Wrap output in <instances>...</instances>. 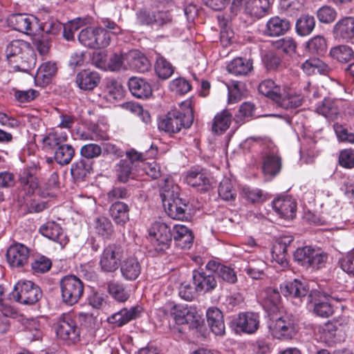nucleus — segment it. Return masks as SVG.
<instances>
[{
  "label": "nucleus",
  "mask_w": 354,
  "mask_h": 354,
  "mask_svg": "<svg viewBox=\"0 0 354 354\" xmlns=\"http://www.w3.org/2000/svg\"><path fill=\"white\" fill-rule=\"evenodd\" d=\"M194 122V113L189 102H184L180 109H171L158 122V129L168 133H176L188 129Z\"/></svg>",
  "instance_id": "2"
},
{
  "label": "nucleus",
  "mask_w": 354,
  "mask_h": 354,
  "mask_svg": "<svg viewBox=\"0 0 354 354\" xmlns=\"http://www.w3.org/2000/svg\"><path fill=\"white\" fill-rule=\"evenodd\" d=\"M140 22H170L171 19L167 12L158 11L156 13L141 10L138 13Z\"/></svg>",
  "instance_id": "41"
},
{
  "label": "nucleus",
  "mask_w": 354,
  "mask_h": 354,
  "mask_svg": "<svg viewBox=\"0 0 354 354\" xmlns=\"http://www.w3.org/2000/svg\"><path fill=\"white\" fill-rule=\"evenodd\" d=\"M319 114L324 115L329 120H335L338 113V109L335 102L330 99H324L316 109Z\"/></svg>",
  "instance_id": "44"
},
{
  "label": "nucleus",
  "mask_w": 354,
  "mask_h": 354,
  "mask_svg": "<svg viewBox=\"0 0 354 354\" xmlns=\"http://www.w3.org/2000/svg\"><path fill=\"white\" fill-rule=\"evenodd\" d=\"M171 235L178 248L186 250L192 247L194 235L192 232L185 225L175 224L172 228Z\"/></svg>",
  "instance_id": "18"
},
{
  "label": "nucleus",
  "mask_w": 354,
  "mask_h": 354,
  "mask_svg": "<svg viewBox=\"0 0 354 354\" xmlns=\"http://www.w3.org/2000/svg\"><path fill=\"white\" fill-rule=\"evenodd\" d=\"M102 147L95 143L84 145L80 149L81 156L88 160L98 158L102 154Z\"/></svg>",
  "instance_id": "55"
},
{
  "label": "nucleus",
  "mask_w": 354,
  "mask_h": 354,
  "mask_svg": "<svg viewBox=\"0 0 354 354\" xmlns=\"http://www.w3.org/2000/svg\"><path fill=\"white\" fill-rule=\"evenodd\" d=\"M14 300L25 305H32L42 296L39 287L30 281H19L11 293Z\"/></svg>",
  "instance_id": "6"
},
{
  "label": "nucleus",
  "mask_w": 354,
  "mask_h": 354,
  "mask_svg": "<svg viewBox=\"0 0 354 354\" xmlns=\"http://www.w3.org/2000/svg\"><path fill=\"white\" fill-rule=\"evenodd\" d=\"M107 290L110 295L118 302H124L129 297V291L124 285L118 281L111 280L107 283Z\"/></svg>",
  "instance_id": "37"
},
{
  "label": "nucleus",
  "mask_w": 354,
  "mask_h": 354,
  "mask_svg": "<svg viewBox=\"0 0 354 354\" xmlns=\"http://www.w3.org/2000/svg\"><path fill=\"white\" fill-rule=\"evenodd\" d=\"M120 267L122 277L129 281L136 279L141 272L140 263L133 257L124 259Z\"/></svg>",
  "instance_id": "28"
},
{
  "label": "nucleus",
  "mask_w": 354,
  "mask_h": 354,
  "mask_svg": "<svg viewBox=\"0 0 354 354\" xmlns=\"http://www.w3.org/2000/svg\"><path fill=\"white\" fill-rule=\"evenodd\" d=\"M334 33L337 38L351 39L354 37V24H336Z\"/></svg>",
  "instance_id": "54"
},
{
  "label": "nucleus",
  "mask_w": 354,
  "mask_h": 354,
  "mask_svg": "<svg viewBox=\"0 0 354 354\" xmlns=\"http://www.w3.org/2000/svg\"><path fill=\"white\" fill-rule=\"evenodd\" d=\"M56 24H12L10 27L20 32L30 36L41 35L43 33L55 35L57 28Z\"/></svg>",
  "instance_id": "13"
},
{
  "label": "nucleus",
  "mask_w": 354,
  "mask_h": 354,
  "mask_svg": "<svg viewBox=\"0 0 354 354\" xmlns=\"http://www.w3.org/2000/svg\"><path fill=\"white\" fill-rule=\"evenodd\" d=\"M128 86L132 95L138 98H147L151 95V85L142 78L131 77Z\"/></svg>",
  "instance_id": "26"
},
{
  "label": "nucleus",
  "mask_w": 354,
  "mask_h": 354,
  "mask_svg": "<svg viewBox=\"0 0 354 354\" xmlns=\"http://www.w3.org/2000/svg\"><path fill=\"white\" fill-rule=\"evenodd\" d=\"M94 229L97 234L106 239L109 238L113 232L111 222L104 216L96 218Z\"/></svg>",
  "instance_id": "45"
},
{
  "label": "nucleus",
  "mask_w": 354,
  "mask_h": 354,
  "mask_svg": "<svg viewBox=\"0 0 354 354\" xmlns=\"http://www.w3.org/2000/svg\"><path fill=\"white\" fill-rule=\"evenodd\" d=\"M218 192L220 197L224 201L233 200L236 196V192L233 189L231 180L227 178H224L221 181Z\"/></svg>",
  "instance_id": "51"
},
{
  "label": "nucleus",
  "mask_w": 354,
  "mask_h": 354,
  "mask_svg": "<svg viewBox=\"0 0 354 354\" xmlns=\"http://www.w3.org/2000/svg\"><path fill=\"white\" fill-rule=\"evenodd\" d=\"M170 88L176 94H185L191 89V84L183 78H177L170 83Z\"/></svg>",
  "instance_id": "61"
},
{
  "label": "nucleus",
  "mask_w": 354,
  "mask_h": 354,
  "mask_svg": "<svg viewBox=\"0 0 354 354\" xmlns=\"http://www.w3.org/2000/svg\"><path fill=\"white\" fill-rule=\"evenodd\" d=\"M272 207L277 214L285 219H292L296 216L297 203L290 196L274 199Z\"/></svg>",
  "instance_id": "17"
},
{
  "label": "nucleus",
  "mask_w": 354,
  "mask_h": 354,
  "mask_svg": "<svg viewBox=\"0 0 354 354\" xmlns=\"http://www.w3.org/2000/svg\"><path fill=\"white\" fill-rule=\"evenodd\" d=\"M259 92L263 95L271 99L274 102L280 99V94L282 89L275 84L274 81L268 79L262 81L258 87Z\"/></svg>",
  "instance_id": "38"
},
{
  "label": "nucleus",
  "mask_w": 354,
  "mask_h": 354,
  "mask_svg": "<svg viewBox=\"0 0 354 354\" xmlns=\"http://www.w3.org/2000/svg\"><path fill=\"white\" fill-rule=\"evenodd\" d=\"M160 187V196L163 205L167 208L169 216L177 220L187 219L186 205L182 203L178 196L179 187L174 185L169 178H165Z\"/></svg>",
  "instance_id": "3"
},
{
  "label": "nucleus",
  "mask_w": 354,
  "mask_h": 354,
  "mask_svg": "<svg viewBox=\"0 0 354 354\" xmlns=\"http://www.w3.org/2000/svg\"><path fill=\"white\" fill-rule=\"evenodd\" d=\"M127 66L124 70L131 69L137 72L145 73L151 68L147 57L138 50H131L124 53Z\"/></svg>",
  "instance_id": "15"
},
{
  "label": "nucleus",
  "mask_w": 354,
  "mask_h": 354,
  "mask_svg": "<svg viewBox=\"0 0 354 354\" xmlns=\"http://www.w3.org/2000/svg\"><path fill=\"white\" fill-rule=\"evenodd\" d=\"M315 249L310 246L298 248L294 253L295 260L306 268H309L311 256L314 254Z\"/></svg>",
  "instance_id": "46"
},
{
  "label": "nucleus",
  "mask_w": 354,
  "mask_h": 354,
  "mask_svg": "<svg viewBox=\"0 0 354 354\" xmlns=\"http://www.w3.org/2000/svg\"><path fill=\"white\" fill-rule=\"evenodd\" d=\"M56 333L58 337L68 344L75 343L80 339V329L74 319L64 315L57 323Z\"/></svg>",
  "instance_id": "9"
},
{
  "label": "nucleus",
  "mask_w": 354,
  "mask_h": 354,
  "mask_svg": "<svg viewBox=\"0 0 354 354\" xmlns=\"http://www.w3.org/2000/svg\"><path fill=\"white\" fill-rule=\"evenodd\" d=\"M269 328L273 337L277 339H292L297 332L295 319L288 315L272 317Z\"/></svg>",
  "instance_id": "7"
},
{
  "label": "nucleus",
  "mask_w": 354,
  "mask_h": 354,
  "mask_svg": "<svg viewBox=\"0 0 354 354\" xmlns=\"http://www.w3.org/2000/svg\"><path fill=\"white\" fill-rule=\"evenodd\" d=\"M290 24H265L262 31L270 37H278L289 29Z\"/></svg>",
  "instance_id": "52"
},
{
  "label": "nucleus",
  "mask_w": 354,
  "mask_h": 354,
  "mask_svg": "<svg viewBox=\"0 0 354 354\" xmlns=\"http://www.w3.org/2000/svg\"><path fill=\"white\" fill-rule=\"evenodd\" d=\"M39 231L43 236L59 243L62 248L68 243V239L62 227L54 221L47 222L40 227Z\"/></svg>",
  "instance_id": "23"
},
{
  "label": "nucleus",
  "mask_w": 354,
  "mask_h": 354,
  "mask_svg": "<svg viewBox=\"0 0 354 354\" xmlns=\"http://www.w3.org/2000/svg\"><path fill=\"white\" fill-rule=\"evenodd\" d=\"M336 11L330 6H322L317 12L319 22H333L336 18Z\"/></svg>",
  "instance_id": "62"
},
{
  "label": "nucleus",
  "mask_w": 354,
  "mask_h": 354,
  "mask_svg": "<svg viewBox=\"0 0 354 354\" xmlns=\"http://www.w3.org/2000/svg\"><path fill=\"white\" fill-rule=\"evenodd\" d=\"M95 35V28L92 27H88L80 31L79 33V40L84 45L90 48H94Z\"/></svg>",
  "instance_id": "63"
},
{
  "label": "nucleus",
  "mask_w": 354,
  "mask_h": 354,
  "mask_svg": "<svg viewBox=\"0 0 354 354\" xmlns=\"http://www.w3.org/2000/svg\"><path fill=\"white\" fill-rule=\"evenodd\" d=\"M306 48L312 53L322 54L326 49V43L324 37L316 36L307 42Z\"/></svg>",
  "instance_id": "57"
},
{
  "label": "nucleus",
  "mask_w": 354,
  "mask_h": 354,
  "mask_svg": "<svg viewBox=\"0 0 354 354\" xmlns=\"http://www.w3.org/2000/svg\"><path fill=\"white\" fill-rule=\"evenodd\" d=\"M57 66L55 63L47 62L42 64L37 69L35 76V82L37 85L44 86L48 84L53 75L57 72Z\"/></svg>",
  "instance_id": "27"
},
{
  "label": "nucleus",
  "mask_w": 354,
  "mask_h": 354,
  "mask_svg": "<svg viewBox=\"0 0 354 354\" xmlns=\"http://www.w3.org/2000/svg\"><path fill=\"white\" fill-rule=\"evenodd\" d=\"M20 184L23 186L25 192L28 194H32L34 191L38 187V181L35 176H34L29 171H24L21 176Z\"/></svg>",
  "instance_id": "50"
},
{
  "label": "nucleus",
  "mask_w": 354,
  "mask_h": 354,
  "mask_svg": "<svg viewBox=\"0 0 354 354\" xmlns=\"http://www.w3.org/2000/svg\"><path fill=\"white\" fill-rule=\"evenodd\" d=\"M303 101L304 99L301 95L292 91L286 93L284 89H282L280 99L277 100L275 103L285 109H290L300 106Z\"/></svg>",
  "instance_id": "33"
},
{
  "label": "nucleus",
  "mask_w": 354,
  "mask_h": 354,
  "mask_svg": "<svg viewBox=\"0 0 354 354\" xmlns=\"http://www.w3.org/2000/svg\"><path fill=\"white\" fill-rule=\"evenodd\" d=\"M92 170L91 164L87 160H80L74 162L71 168L73 177L77 180H84Z\"/></svg>",
  "instance_id": "43"
},
{
  "label": "nucleus",
  "mask_w": 354,
  "mask_h": 354,
  "mask_svg": "<svg viewBox=\"0 0 354 354\" xmlns=\"http://www.w3.org/2000/svg\"><path fill=\"white\" fill-rule=\"evenodd\" d=\"M336 330L337 327L330 322H327L323 325H320L318 328V331L321 334L320 338L326 342L333 340L335 336Z\"/></svg>",
  "instance_id": "58"
},
{
  "label": "nucleus",
  "mask_w": 354,
  "mask_h": 354,
  "mask_svg": "<svg viewBox=\"0 0 354 354\" xmlns=\"http://www.w3.org/2000/svg\"><path fill=\"white\" fill-rule=\"evenodd\" d=\"M125 253L122 245L116 243H110L103 250L100 258V266L105 272H113L121 265V261Z\"/></svg>",
  "instance_id": "5"
},
{
  "label": "nucleus",
  "mask_w": 354,
  "mask_h": 354,
  "mask_svg": "<svg viewBox=\"0 0 354 354\" xmlns=\"http://www.w3.org/2000/svg\"><path fill=\"white\" fill-rule=\"evenodd\" d=\"M304 3V0H280L279 8L287 16L297 15Z\"/></svg>",
  "instance_id": "47"
},
{
  "label": "nucleus",
  "mask_w": 354,
  "mask_h": 354,
  "mask_svg": "<svg viewBox=\"0 0 354 354\" xmlns=\"http://www.w3.org/2000/svg\"><path fill=\"white\" fill-rule=\"evenodd\" d=\"M205 268L207 271L217 274L219 278L228 283L234 284L237 281V276L234 270L218 261H209Z\"/></svg>",
  "instance_id": "20"
},
{
  "label": "nucleus",
  "mask_w": 354,
  "mask_h": 354,
  "mask_svg": "<svg viewBox=\"0 0 354 354\" xmlns=\"http://www.w3.org/2000/svg\"><path fill=\"white\" fill-rule=\"evenodd\" d=\"M124 66H127L124 54L114 53L110 57L106 64V67L111 71H118L122 68L124 69Z\"/></svg>",
  "instance_id": "60"
},
{
  "label": "nucleus",
  "mask_w": 354,
  "mask_h": 354,
  "mask_svg": "<svg viewBox=\"0 0 354 354\" xmlns=\"http://www.w3.org/2000/svg\"><path fill=\"white\" fill-rule=\"evenodd\" d=\"M231 326L236 333H254L259 326V317L254 313H240L231 322Z\"/></svg>",
  "instance_id": "11"
},
{
  "label": "nucleus",
  "mask_w": 354,
  "mask_h": 354,
  "mask_svg": "<svg viewBox=\"0 0 354 354\" xmlns=\"http://www.w3.org/2000/svg\"><path fill=\"white\" fill-rule=\"evenodd\" d=\"M5 53L9 63L17 71L28 72L36 64L32 48L24 40H12L7 45Z\"/></svg>",
  "instance_id": "1"
},
{
  "label": "nucleus",
  "mask_w": 354,
  "mask_h": 354,
  "mask_svg": "<svg viewBox=\"0 0 354 354\" xmlns=\"http://www.w3.org/2000/svg\"><path fill=\"white\" fill-rule=\"evenodd\" d=\"M281 302V295L277 288L268 287L264 290L263 306L268 312H275L279 309Z\"/></svg>",
  "instance_id": "32"
},
{
  "label": "nucleus",
  "mask_w": 354,
  "mask_h": 354,
  "mask_svg": "<svg viewBox=\"0 0 354 354\" xmlns=\"http://www.w3.org/2000/svg\"><path fill=\"white\" fill-rule=\"evenodd\" d=\"M100 80L101 77L97 72L85 69L77 74L75 82L81 90L92 91L97 86Z\"/></svg>",
  "instance_id": "19"
},
{
  "label": "nucleus",
  "mask_w": 354,
  "mask_h": 354,
  "mask_svg": "<svg viewBox=\"0 0 354 354\" xmlns=\"http://www.w3.org/2000/svg\"><path fill=\"white\" fill-rule=\"evenodd\" d=\"M339 162L340 165L346 168L354 167V151L345 149L341 151L339 156Z\"/></svg>",
  "instance_id": "64"
},
{
  "label": "nucleus",
  "mask_w": 354,
  "mask_h": 354,
  "mask_svg": "<svg viewBox=\"0 0 354 354\" xmlns=\"http://www.w3.org/2000/svg\"><path fill=\"white\" fill-rule=\"evenodd\" d=\"M129 207L123 202H115L109 208V214L114 222L118 225H124L129 219Z\"/></svg>",
  "instance_id": "34"
},
{
  "label": "nucleus",
  "mask_w": 354,
  "mask_h": 354,
  "mask_svg": "<svg viewBox=\"0 0 354 354\" xmlns=\"http://www.w3.org/2000/svg\"><path fill=\"white\" fill-rule=\"evenodd\" d=\"M156 72L160 78L168 79L174 73L172 65L163 57H158L155 66Z\"/></svg>",
  "instance_id": "48"
},
{
  "label": "nucleus",
  "mask_w": 354,
  "mask_h": 354,
  "mask_svg": "<svg viewBox=\"0 0 354 354\" xmlns=\"http://www.w3.org/2000/svg\"><path fill=\"white\" fill-rule=\"evenodd\" d=\"M74 155V148L71 145L64 144V142L54 151V158L61 165L70 163Z\"/></svg>",
  "instance_id": "42"
},
{
  "label": "nucleus",
  "mask_w": 354,
  "mask_h": 354,
  "mask_svg": "<svg viewBox=\"0 0 354 354\" xmlns=\"http://www.w3.org/2000/svg\"><path fill=\"white\" fill-rule=\"evenodd\" d=\"M232 117L231 113L227 109L217 113L212 124V131L217 134L224 133L230 126Z\"/></svg>",
  "instance_id": "35"
},
{
  "label": "nucleus",
  "mask_w": 354,
  "mask_h": 354,
  "mask_svg": "<svg viewBox=\"0 0 354 354\" xmlns=\"http://www.w3.org/2000/svg\"><path fill=\"white\" fill-rule=\"evenodd\" d=\"M269 0H247L245 11L251 17L260 19L269 14Z\"/></svg>",
  "instance_id": "24"
},
{
  "label": "nucleus",
  "mask_w": 354,
  "mask_h": 354,
  "mask_svg": "<svg viewBox=\"0 0 354 354\" xmlns=\"http://www.w3.org/2000/svg\"><path fill=\"white\" fill-rule=\"evenodd\" d=\"M132 166L127 160H121L116 165L118 180L121 183L128 181L131 175Z\"/></svg>",
  "instance_id": "53"
},
{
  "label": "nucleus",
  "mask_w": 354,
  "mask_h": 354,
  "mask_svg": "<svg viewBox=\"0 0 354 354\" xmlns=\"http://www.w3.org/2000/svg\"><path fill=\"white\" fill-rule=\"evenodd\" d=\"M52 263L49 259L41 256L36 258L31 263V267L35 273L43 274L48 272L51 268Z\"/></svg>",
  "instance_id": "59"
},
{
  "label": "nucleus",
  "mask_w": 354,
  "mask_h": 354,
  "mask_svg": "<svg viewBox=\"0 0 354 354\" xmlns=\"http://www.w3.org/2000/svg\"><path fill=\"white\" fill-rule=\"evenodd\" d=\"M212 272H205L203 269L193 271L192 279L197 292H211L217 287V281Z\"/></svg>",
  "instance_id": "12"
},
{
  "label": "nucleus",
  "mask_w": 354,
  "mask_h": 354,
  "mask_svg": "<svg viewBox=\"0 0 354 354\" xmlns=\"http://www.w3.org/2000/svg\"><path fill=\"white\" fill-rule=\"evenodd\" d=\"M252 68V62L242 57L234 58L227 66V71L236 76L247 75Z\"/></svg>",
  "instance_id": "29"
},
{
  "label": "nucleus",
  "mask_w": 354,
  "mask_h": 354,
  "mask_svg": "<svg viewBox=\"0 0 354 354\" xmlns=\"http://www.w3.org/2000/svg\"><path fill=\"white\" fill-rule=\"evenodd\" d=\"M330 57L341 63H347L354 57V51L347 45H338L330 50Z\"/></svg>",
  "instance_id": "40"
},
{
  "label": "nucleus",
  "mask_w": 354,
  "mask_h": 354,
  "mask_svg": "<svg viewBox=\"0 0 354 354\" xmlns=\"http://www.w3.org/2000/svg\"><path fill=\"white\" fill-rule=\"evenodd\" d=\"M171 234V230L166 223L156 222L153 224L150 235L153 236L151 244L155 252L160 253L169 248L172 241Z\"/></svg>",
  "instance_id": "8"
},
{
  "label": "nucleus",
  "mask_w": 354,
  "mask_h": 354,
  "mask_svg": "<svg viewBox=\"0 0 354 354\" xmlns=\"http://www.w3.org/2000/svg\"><path fill=\"white\" fill-rule=\"evenodd\" d=\"M171 315L177 324H188L190 328H196L199 324V316L196 310L187 305H174L171 309Z\"/></svg>",
  "instance_id": "10"
},
{
  "label": "nucleus",
  "mask_w": 354,
  "mask_h": 354,
  "mask_svg": "<svg viewBox=\"0 0 354 354\" xmlns=\"http://www.w3.org/2000/svg\"><path fill=\"white\" fill-rule=\"evenodd\" d=\"M304 72L308 75L319 73L326 75L329 73L330 68L323 61L317 58L307 59L301 65Z\"/></svg>",
  "instance_id": "36"
},
{
  "label": "nucleus",
  "mask_w": 354,
  "mask_h": 354,
  "mask_svg": "<svg viewBox=\"0 0 354 354\" xmlns=\"http://www.w3.org/2000/svg\"><path fill=\"white\" fill-rule=\"evenodd\" d=\"M65 133L50 132L43 138L44 149L46 151H55L58 147L67 140Z\"/></svg>",
  "instance_id": "39"
},
{
  "label": "nucleus",
  "mask_w": 354,
  "mask_h": 354,
  "mask_svg": "<svg viewBox=\"0 0 354 354\" xmlns=\"http://www.w3.org/2000/svg\"><path fill=\"white\" fill-rule=\"evenodd\" d=\"M120 28L116 24H107L106 29L97 27L95 28L94 48H102L108 46L111 39V33L118 34Z\"/></svg>",
  "instance_id": "25"
},
{
  "label": "nucleus",
  "mask_w": 354,
  "mask_h": 354,
  "mask_svg": "<svg viewBox=\"0 0 354 354\" xmlns=\"http://www.w3.org/2000/svg\"><path fill=\"white\" fill-rule=\"evenodd\" d=\"M186 182L192 187H198L201 192H206L210 188V179L203 171H189L187 174Z\"/></svg>",
  "instance_id": "31"
},
{
  "label": "nucleus",
  "mask_w": 354,
  "mask_h": 354,
  "mask_svg": "<svg viewBox=\"0 0 354 354\" xmlns=\"http://www.w3.org/2000/svg\"><path fill=\"white\" fill-rule=\"evenodd\" d=\"M61 298L68 306L77 304L84 293L83 282L75 275H66L59 281Z\"/></svg>",
  "instance_id": "4"
},
{
  "label": "nucleus",
  "mask_w": 354,
  "mask_h": 354,
  "mask_svg": "<svg viewBox=\"0 0 354 354\" xmlns=\"http://www.w3.org/2000/svg\"><path fill=\"white\" fill-rule=\"evenodd\" d=\"M282 167L281 157L274 152H269L263 156L262 170L266 178H272L281 171Z\"/></svg>",
  "instance_id": "21"
},
{
  "label": "nucleus",
  "mask_w": 354,
  "mask_h": 354,
  "mask_svg": "<svg viewBox=\"0 0 354 354\" xmlns=\"http://www.w3.org/2000/svg\"><path fill=\"white\" fill-rule=\"evenodd\" d=\"M266 268V264L263 261H252L245 268V271L251 278L259 279L264 275V270Z\"/></svg>",
  "instance_id": "49"
},
{
  "label": "nucleus",
  "mask_w": 354,
  "mask_h": 354,
  "mask_svg": "<svg viewBox=\"0 0 354 354\" xmlns=\"http://www.w3.org/2000/svg\"><path fill=\"white\" fill-rule=\"evenodd\" d=\"M106 91L109 99L118 100L123 96V87L120 82L115 80L107 82Z\"/></svg>",
  "instance_id": "56"
},
{
  "label": "nucleus",
  "mask_w": 354,
  "mask_h": 354,
  "mask_svg": "<svg viewBox=\"0 0 354 354\" xmlns=\"http://www.w3.org/2000/svg\"><path fill=\"white\" fill-rule=\"evenodd\" d=\"M142 312V308L140 306H132L129 309L124 308L109 317L107 321L116 327H121L139 317Z\"/></svg>",
  "instance_id": "16"
},
{
  "label": "nucleus",
  "mask_w": 354,
  "mask_h": 354,
  "mask_svg": "<svg viewBox=\"0 0 354 354\" xmlns=\"http://www.w3.org/2000/svg\"><path fill=\"white\" fill-rule=\"evenodd\" d=\"M29 249L22 243L11 245L6 252L8 263L12 267L21 268L27 263L29 258Z\"/></svg>",
  "instance_id": "14"
},
{
  "label": "nucleus",
  "mask_w": 354,
  "mask_h": 354,
  "mask_svg": "<svg viewBox=\"0 0 354 354\" xmlns=\"http://www.w3.org/2000/svg\"><path fill=\"white\" fill-rule=\"evenodd\" d=\"M207 322L212 333L222 336L225 333L223 313L216 307L209 308L206 313Z\"/></svg>",
  "instance_id": "22"
},
{
  "label": "nucleus",
  "mask_w": 354,
  "mask_h": 354,
  "mask_svg": "<svg viewBox=\"0 0 354 354\" xmlns=\"http://www.w3.org/2000/svg\"><path fill=\"white\" fill-rule=\"evenodd\" d=\"M281 292L285 297L301 298L305 297L308 290L306 286L297 279L287 282L281 286Z\"/></svg>",
  "instance_id": "30"
}]
</instances>
